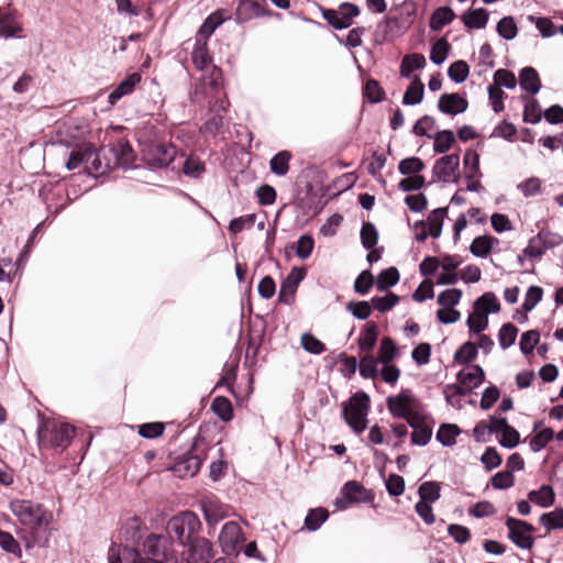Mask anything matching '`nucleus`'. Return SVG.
Listing matches in <instances>:
<instances>
[{"mask_svg": "<svg viewBox=\"0 0 563 563\" xmlns=\"http://www.w3.org/2000/svg\"><path fill=\"white\" fill-rule=\"evenodd\" d=\"M169 541L163 534L151 533L143 542V554L133 548L112 544L109 549V563H165Z\"/></svg>", "mask_w": 563, "mask_h": 563, "instance_id": "1", "label": "nucleus"}, {"mask_svg": "<svg viewBox=\"0 0 563 563\" xmlns=\"http://www.w3.org/2000/svg\"><path fill=\"white\" fill-rule=\"evenodd\" d=\"M9 508L18 521L30 529L33 534L51 522V514L42 505L32 500L14 499L10 501Z\"/></svg>", "mask_w": 563, "mask_h": 563, "instance_id": "2", "label": "nucleus"}, {"mask_svg": "<svg viewBox=\"0 0 563 563\" xmlns=\"http://www.w3.org/2000/svg\"><path fill=\"white\" fill-rule=\"evenodd\" d=\"M75 428L69 423L55 419L43 420L37 429V438L41 446L59 448L65 450L74 437Z\"/></svg>", "mask_w": 563, "mask_h": 563, "instance_id": "3", "label": "nucleus"}, {"mask_svg": "<svg viewBox=\"0 0 563 563\" xmlns=\"http://www.w3.org/2000/svg\"><path fill=\"white\" fill-rule=\"evenodd\" d=\"M369 397L365 393H356L343 404L342 416L352 430L360 434L367 427Z\"/></svg>", "mask_w": 563, "mask_h": 563, "instance_id": "4", "label": "nucleus"}, {"mask_svg": "<svg viewBox=\"0 0 563 563\" xmlns=\"http://www.w3.org/2000/svg\"><path fill=\"white\" fill-rule=\"evenodd\" d=\"M386 405L393 417L406 419L407 422L413 421L422 415L419 400L408 390L389 396L386 399Z\"/></svg>", "mask_w": 563, "mask_h": 563, "instance_id": "5", "label": "nucleus"}, {"mask_svg": "<svg viewBox=\"0 0 563 563\" xmlns=\"http://www.w3.org/2000/svg\"><path fill=\"white\" fill-rule=\"evenodd\" d=\"M200 528L201 522L198 516L189 510L174 516L167 525L168 532L175 534L183 545L188 542L189 539H194Z\"/></svg>", "mask_w": 563, "mask_h": 563, "instance_id": "6", "label": "nucleus"}, {"mask_svg": "<svg viewBox=\"0 0 563 563\" xmlns=\"http://www.w3.org/2000/svg\"><path fill=\"white\" fill-rule=\"evenodd\" d=\"M244 541L245 536L236 521H228L222 526L218 542L225 555H239Z\"/></svg>", "mask_w": 563, "mask_h": 563, "instance_id": "7", "label": "nucleus"}, {"mask_svg": "<svg viewBox=\"0 0 563 563\" xmlns=\"http://www.w3.org/2000/svg\"><path fill=\"white\" fill-rule=\"evenodd\" d=\"M183 556L186 563H210L216 551L210 540L205 537H195L185 544Z\"/></svg>", "mask_w": 563, "mask_h": 563, "instance_id": "8", "label": "nucleus"}, {"mask_svg": "<svg viewBox=\"0 0 563 563\" xmlns=\"http://www.w3.org/2000/svg\"><path fill=\"white\" fill-rule=\"evenodd\" d=\"M448 208H438L431 211L426 221H417L413 224L415 238L419 242H424L428 236L438 239L442 233L444 218Z\"/></svg>", "mask_w": 563, "mask_h": 563, "instance_id": "9", "label": "nucleus"}, {"mask_svg": "<svg viewBox=\"0 0 563 563\" xmlns=\"http://www.w3.org/2000/svg\"><path fill=\"white\" fill-rule=\"evenodd\" d=\"M200 507L205 517V521L209 528L208 533L211 534L216 526L234 515L232 507L216 498L206 497L201 500Z\"/></svg>", "mask_w": 563, "mask_h": 563, "instance_id": "10", "label": "nucleus"}, {"mask_svg": "<svg viewBox=\"0 0 563 563\" xmlns=\"http://www.w3.org/2000/svg\"><path fill=\"white\" fill-rule=\"evenodd\" d=\"M176 155V147L166 143L148 145L143 152L144 161L154 168L167 167L173 163Z\"/></svg>", "mask_w": 563, "mask_h": 563, "instance_id": "11", "label": "nucleus"}, {"mask_svg": "<svg viewBox=\"0 0 563 563\" xmlns=\"http://www.w3.org/2000/svg\"><path fill=\"white\" fill-rule=\"evenodd\" d=\"M508 528V538L520 549H531L533 545L532 532L534 528L523 521L512 517L506 519Z\"/></svg>", "mask_w": 563, "mask_h": 563, "instance_id": "12", "label": "nucleus"}, {"mask_svg": "<svg viewBox=\"0 0 563 563\" xmlns=\"http://www.w3.org/2000/svg\"><path fill=\"white\" fill-rule=\"evenodd\" d=\"M106 148L98 151L91 145H86L85 170L93 176L106 174L112 168L111 159L106 157Z\"/></svg>", "mask_w": 563, "mask_h": 563, "instance_id": "13", "label": "nucleus"}, {"mask_svg": "<svg viewBox=\"0 0 563 563\" xmlns=\"http://www.w3.org/2000/svg\"><path fill=\"white\" fill-rule=\"evenodd\" d=\"M266 5V0H240L235 10V22L243 24L267 15Z\"/></svg>", "mask_w": 563, "mask_h": 563, "instance_id": "14", "label": "nucleus"}, {"mask_svg": "<svg viewBox=\"0 0 563 563\" xmlns=\"http://www.w3.org/2000/svg\"><path fill=\"white\" fill-rule=\"evenodd\" d=\"M459 165L460 156L457 154H450L439 158L432 169L433 180L455 181Z\"/></svg>", "mask_w": 563, "mask_h": 563, "instance_id": "15", "label": "nucleus"}, {"mask_svg": "<svg viewBox=\"0 0 563 563\" xmlns=\"http://www.w3.org/2000/svg\"><path fill=\"white\" fill-rule=\"evenodd\" d=\"M485 379V373L479 365H472L457 374V380L462 386H455L456 395H465L478 387Z\"/></svg>", "mask_w": 563, "mask_h": 563, "instance_id": "16", "label": "nucleus"}, {"mask_svg": "<svg viewBox=\"0 0 563 563\" xmlns=\"http://www.w3.org/2000/svg\"><path fill=\"white\" fill-rule=\"evenodd\" d=\"M108 152L111 154L112 159V168L122 167V168H131L134 165L135 154L131 145L124 141L119 140L112 143Z\"/></svg>", "mask_w": 563, "mask_h": 563, "instance_id": "17", "label": "nucleus"}, {"mask_svg": "<svg viewBox=\"0 0 563 563\" xmlns=\"http://www.w3.org/2000/svg\"><path fill=\"white\" fill-rule=\"evenodd\" d=\"M303 268L294 267L285 280L282 283L278 299L285 305H291L300 282L305 278Z\"/></svg>", "mask_w": 563, "mask_h": 563, "instance_id": "18", "label": "nucleus"}, {"mask_svg": "<svg viewBox=\"0 0 563 563\" xmlns=\"http://www.w3.org/2000/svg\"><path fill=\"white\" fill-rule=\"evenodd\" d=\"M364 487L355 481L347 482L341 489L340 496L335 499L334 505L340 510H345L352 505L362 500Z\"/></svg>", "mask_w": 563, "mask_h": 563, "instance_id": "19", "label": "nucleus"}, {"mask_svg": "<svg viewBox=\"0 0 563 563\" xmlns=\"http://www.w3.org/2000/svg\"><path fill=\"white\" fill-rule=\"evenodd\" d=\"M468 101L459 93H443L438 101V109L444 114L456 115L467 110Z\"/></svg>", "mask_w": 563, "mask_h": 563, "instance_id": "20", "label": "nucleus"}, {"mask_svg": "<svg viewBox=\"0 0 563 563\" xmlns=\"http://www.w3.org/2000/svg\"><path fill=\"white\" fill-rule=\"evenodd\" d=\"M21 32L22 25L18 19V15L13 12L0 8V37H20Z\"/></svg>", "mask_w": 563, "mask_h": 563, "instance_id": "21", "label": "nucleus"}, {"mask_svg": "<svg viewBox=\"0 0 563 563\" xmlns=\"http://www.w3.org/2000/svg\"><path fill=\"white\" fill-rule=\"evenodd\" d=\"M191 59L195 66L201 71L210 69V67L213 66L211 64L212 58L208 51L207 41L196 37V44L191 53Z\"/></svg>", "mask_w": 563, "mask_h": 563, "instance_id": "22", "label": "nucleus"}, {"mask_svg": "<svg viewBox=\"0 0 563 563\" xmlns=\"http://www.w3.org/2000/svg\"><path fill=\"white\" fill-rule=\"evenodd\" d=\"M140 81L141 76L137 73L129 75L110 92L109 102L113 106L124 96L132 93L136 84H139Z\"/></svg>", "mask_w": 563, "mask_h": 563, "instance_id": "23", "label": "nucleus"}, {"mask_svg": "<svg viewBox=\"0 0 563 563\" xmlns=\"http://www.w3.org/2000/svg\"><path fill=\"white\" fill-rule=\"evenodd\" d=\"M378 338V328L374 322H367L357 339L358 347L362 352L368 354L375 347Z\"/></svg>", "mask_w": 563, "mask_h": 563, "instance_id": "24", "label": "nucleus"}, {"mask_svg": "<svg viewBox=\"0 0 563 563\" xmlns=\"http://www.w3.org/2000/svg\"><path fill=\"white\" fill-rule=\"evenodd\" d=\"M408 424L413 429L411 433L412 444L420 446L427 445L432 437V429L422 422V415L417 417L413 421H409Z\"/></svg>", "mask_w": 563, "mask_h": 563, "instance_id": "25", "label": "nucleus"}, {"mask_svg": "<svg viewBox=\"0 0 563 563\" xmlns=\"http://www.w3.org/2000/svg\"><path fill=\"white\" fill-rule=\"evenodd\" d=\"M498 243V239L492 235H479L471 243L470 252L476 257H486Z\"/></svg>", "mask_w": 563, "mask_h": 563, "instance_id": "26", "label": "nucleus"}, {"mask_svg": "<svg viewBox=\"0 0 563 563\" xmlns=\"http://www.w3.org/2000/svg\"><path fill=\"white\" fill-rule=\"evenodd\" d=\"M227 19L224 11H217L210 14L199 27L197 37L208 41L217 27H219Z\"/></svg>", "mask_w": 563, "mask_h": 563, "instance_id": "27", "label": "nucleus"}, {"mask_svg": "<svg viewBox=\"0 0 563 563\" xmlns=\"http://www.w3.org/2000/svg\"><path fill=\"white\" fill-rule=\"evenodd\" d=\"M520 87L531 95L539 92L541 82L537 70L532 67H525L519 75Z\"/></svg>", "mask_w": 563, "mask_h": 563, "instance_id": "28", "label": "nucleus"}, {"mask_svg": "<svg viewBox=\"0 0 563 563\" xmlns=\"http://www.w3.org/2000/svg\"><path fill=\"white\" fill-rule=\"evenodd\" d=\"M360 14V9L356 4L351 2H343L338 8L339 24L336 30L347 29L353 24L354 18Z\"/></svg>", "mask_w": 563, "mask_h": 563, "instance_id": "29", "label": "nucleus"}, {"mask_svg": "<svg viewBox=\"0 0 563 563\" xmlns=\"http://www.w3.org/2000/svg\"><path fill=\"white\" fill-rule=\"evenodd\" d=\"M201 466V460L194 454H189L180 459L174 467V471L179 476H194L198 473Z\"/></svg>", "mask_w": 563, "mask_h": 563, "instance_id": "30", "label": "nucleus"}, {"mask_svg": "<svg viewBox=\"0 0 563 563\" xmlns=\"http://www.w3.org/2000/svg\"><path fill=\"white\" fill-rule=\"evenodd\" d=\"M462 21L468 29H484L488 21V12L483 8L468 10L463 13Z\"/></svg>", "mask_w": 563, "mask_h": 563, "instance_id": "31", "label": "nucleus"}, {"mask_svg": "<svg viewBox=\"0 0 563 563\" xmlns=\"http://www.w3.org/2000/svg\"><path fill=\"white\" fill-rule=\"evenodd\" d=\"M455 18L454 11L450 7H440L433 11L430 18V29L440 31Z\"/></svg>", "mask_w": 563, "mask_h": 563, "instance_id": "32", "label": "nucleus"}, {"mask_svg": "<svg viewBox=\"0 0 563 563\" xmlns=\"http://www.w3.org/2000/svg\"><path fill=\"white\" fill-rule=\"evenodd\" d=\"M529 500L542 508L552 506L555 501V494L551 486L543 485L538 490H531L528 494Z\"/></svg>", "mask_w": 563, "mask_h": 563, "instance_id": "33", "label": "nucleus"}, {"mask_svg": "<svg viewBox=\"0 0 563 563\" xmlns=\"http://www.w3.org/2000/svg\"><path fill=\"white\" fill-rule=\"evenodd\" d=\"M202 87H208L211 95H218L222 86V71L217 66L210 67V69L203 70L201 78Z\"/></svg>", "mask_w": 563, "mask_h": 563, "instance_id": "34", "label": "nucleus"}, {"mask_svg": "<svg viewBox=\"0 0 563 563\" xmlns=\"http://www.w3.org/2000/svg\"><path fill=\"white\" fill-rule=\"evenodd\" d=\"M424 95V86L423 84L416 77L410 86L407 88L402 103L405 106H416L420 103L423 99Z\"/></svg>", "mask_w": 563, "mask_h": 563, "instance_id": "35", "label": "nucleus"}, {"mask_svg": "<svg viewBox=\"0 0 563 563\" xmlns=\"http://www.w3.org/2000/svg\"><path fill=\"white\" fill-rule=\"evenodd\" d=\"M211 409L223 422H229L233 418L232 404L225 397H216L211 404Z\"/></svg>", "mask_w": 563, "mask_h": 563, "instance_id": "36", "label": "nucleus"}, {"mask_svg": "<svg viewBox=\"0 0 563 563\" xmlns=\"http://www.w3.org/2000/svg\"><path fill=\"white\" fill-rule=\"evenodd\" d=\"M291 154L288 151H280L269 161L271 172L277 176H285L289 170Z\"/></svg>", "mask_w": 563, "mask_h": 563, "instance_id": "37", "label": "nucleus"}, {"mask_svg": "<svg viewBox=\"0 0 563 563\" xmlns=\"http://www.w3.org/2000/svg\"><path fill=\"white\" fill-rule=\"evenodd\" d=\"M474 309L488 316L490 312H498L500 310V305L493 292H485L475 301Z\"/></svg>", "mask_w": 563, "mask_h": 563, "instance_id": "38", "label": "nucleus"}, {"mask_svg": "<svg viewBox=\"0 0 563 563\" xmlns=\"http://www.w3.org/2000/svg\"><path fill=\"white\" fill-rule=\"evenodd\" d=\"M426 66V58L421 54H411L404 57L400 65V75L409 77L413 70L421 69Z\"/></svg>", "mask_w": 563, "mask_h": 563, "instance_id": "39", "label": "nucleus"}, {"mask_svg": "<svg viewBox=\"0 0 563 563\" xmlns=\"http://www.w3.org/2000/svg\"><path fill=\"white\" fill-rule=\"evenodd\" d=\"M433 139V151L439 154L448 152L455 142L454 133L451 130L440 131Z\"/></svg>", "mask_w": 563, "mask_h": 563, "instance_id": "40", "label": "nucleus"}, {"mask_svg": "<svg viewBox=\"0 0 563 563\" xmlns=\"http://www.w3.org/2000/svg\"><path fill=\"white\" fill-rule=\"evenodd\" d=\"M329 512L325 508H316L309 510L305 519V527L309 531L318 530L321 525L328 519Z\"/></svg>", "mask_w": 563, "mask_h": 563, "instance_id": "41", "label": "nucleus"}, {"mask_svg": "<svg viewBox=\"0 0 563 563\" xmlns=\"http://www.w3.org/2000/svg\"><path fill=\"white\" fill-rule=\"evenodd\" d=\"M379 361L372 354H365L360 360V374L364 378H375L378 373Z\"/></svg>", "mask_w": 563, "mask_h": 563, "instance_id": "42", "label": "nucleus"}, {"mask_svg": "<svg viewBox=\"0 0 563 563\" xmlns=\"http://www.w3.org/2000/svg\"><path fill=\"white\" fill-rule=\"evenodd\" d=\"M460 429L456 424L444 423L437 433V439L444 446H452L456 442V437L460 434Z\"/></svg>", "mask_w": 563, "mask_h": 563, "instance_id": "43", "label": "nucleus"}, {"mask_svg": "<svg viewBox=\"0 0 563 563\" xmlns=\"http://www.w3.org/2000/svg\"><path fill=\"white\" fill-rule=\"evenodd\" d=\"M146 527L143 521L137 517H132L126 520L122 532L126 540L137 541L141 538V533Z\"/></svg>", "mask_w": 563, "mask_h": 563, "instance_id": "44", "label": "nucleus"}, {"mask_svg": "<svg viewBox=\"0 0 563 563\" xmlns=\"http://www.w3.org/2000/svg\"><path fill=\"white\" fill-rule=\"evenodd\" d=\"M399 282V272L396 267H389L379 273L376 279L378 290H386Z\"/></svg>", "mask_w": 563, "mask_h": 563, "instance_id": "45", "label": "nucleus"}, {"mask_svg": "<svg viewBox=\"0 0 563 563\" xmlns=\"http://www.w3.org/2000/svg\"><path fill=\"white\" fill-rule=\"evenodd\" d=\"M206 172V166L198 157L189 156L183 163V173L190 178H200Z\"/></svg>", "mask_w": 563, "mask_h": 563, "instance_id": "46", "label": "nucleus"}, {"mask_svg": "<svg viewBox=\"0 0 563 563\" xmlns=\"http://www.w3.org/2000/svg\"><path fill=\"white\" fill-rule=\"evenodd\" d=\"M424 168V163L416 156L404 158L399 162L398 170L402 175L416 176Z\"/></svg>", "mask_w": 563, "mask_h": 563, "instance_id": "47", "label": "nucleus"}, {"mask_svg": "<svg viewBox=\"0 0 563 563\" xmlns=\"http://www.w3.org/2000/svg\"><path fill=\"white\" fill-rule=\"evenodd\" d=\"M397 355V346L390 338H383L376 357L379 363L389 364Z\"/></svg>", "mask_w": 563, "mask_h": 563, "instance_id": "48", "label": "nucleus"}, {"mask_svg": "<svg viewBox=\"0 0 563 563\" xmlns=\"http://www.w3.org/2000/svg\"><path fill=\"white\" fill-rule=\"evenodd\" d=\"M440 484L437 482H424L420 485L418 494L420 499L426 503H434L440 498Z\"/></svg>", "mask_w": 563, "mask_h": 563, "instance_id": "49", "label": "nucleus"}, {"mask_svg": "<svg viewBox=\"0 0 563 563\" xmlns=\"http://www.w3.org/2000/svg\"><path fill=\"white\" fill-rule=\"evenodd\" d=\"M470 74V67L464 60H456L452 63L448 69V76L456 84L464 82Z\"/></svg>", "mask_w": 563, "mask_h": 563, "instance_id": "50", "label": "nucleus"}, {"mask_svg": "<svg viewBox=\"0 0 563 563\" xmlns=\"http://www.w3.org/2000/svg\"><path fill=\"white\" fill-rule=\"evenodd\" d=\"M518 329L512 323L501 325L498 332V342L503 350L510 347L517 338Z\"/></svg>", "mask_w": 563, "mask_h": 563, "instance_id": "51", "label": "nucleus"}, {"mask_svg": "<svg viewBox=\"0 0 563 563\" xmlns=\"http://www.w3.org/2000/svg\"><path fill=\"white\" fill-rule=\"evenodd\" d=\"M540 523L548 530L563 528V508H558L551 512L541 515Z\"/></svg>", "mask_w": 563, "mask_h": 563, "instance_id": "52", "label": "nucleus"}, {"mask_svg": "<svg viewBox=\"0 0 563 563\" xmlns=\"http://www.w3.org/2000/svg\"><path fill=\"white\" fill-rule=\"evenodd\" d=\"M449 51H450V44L449 42L445 40V38H440L438 40L432 48H431V53H430V59L433 64L435 65H441L444 63V60L446 59L448 57V54H449Z\"/></svg>", "mask_w": 563, "mask_h": 563, "instance_id": "53", "label": "nucleus"}, {"mask_svg": "<svg viewBox=\"0 0 563 563\" xmlns=\"http://www.w3.org/2000/svg\"><path fill=\"white\" fill-rule=\"evenodd\" d=\"M497 32L498 34L507 40H514L517 36L518 27L512 16H504L497 23Z\"/></svg>", "mask_w": 563, "mask_h": 563, "instance_id": "54", "label": "nucleus"}, {"mask_svg": "<svg viewBox=\"0 0 563 563\" xmlns=\"http://www.w3.org/2000/svg\"><path fill=\"white\" fill-rule=\"evenodd\" d=\"M0 547L3 551L13 554L16 558L22 556V549L10 532L0 530Z\"/></svg>", "mask_w": 563, "mask_h": 563, "instance_id": "55", "label": "nucleus"}, {"mask_svg": "<svg viewBox=\"0 0 563 563\" xmlns=\"http://www.w3.org/2000/svg\"><path fill=\"white\" fill-rule=\"evenodd\" d=\"M399 301V297L394 292H388L383 297H374L371 302L374 309L386 312L391 310Z\"/></svg>", "mask_w": 563, "mask_h": 563, "instance_id": "56", "label": "nucleus"}, {"mask_svg": "<svg viewBox=\"0 0 563 563\" xmlns=\"http://www.w3.org/2000/svg\"><path fill=\"white\" fill-rule=\"evenodd\" d=\"M302 349L310 354H321L325 345L311 333H303L300 339Z\"/></svg>", "mask_w": 563, "mask_h": 563, "instance_id": "57", "label": "nucleus"}, {"mask_svg": "<svg viewBox=\"0 0 563 563\" xmlns=\"http://www.w3.org/2000/svg\"><path fill=\"white\" fill-rule=\"evenodd\" d=\"M372 302L367 301H350L346 306L354 318L358 320H366L372 313Z\"/></svg>", "mask_w": 563, "mask_h": 563, "instance_id": "58", "label": "nucleus"}, {"mask_svg": "<svg viewBox=\"0 0 563 563\" xmlns=\"http://www.w3.org/2000/svg\"><path fill=\"white\" fill-rule=\"evenodd\" d=\"M554 438V431L545 428L538 432L530 441V448L533 452H540Z\"/></svg>", "mask_w": 563, "mask_h": 563, "instance_id": "59", "label": "nucleus"}, {"mask_svg": "<svg viewBox=\"0 0 563 563\" xmlns=\"http://www.w3.org/2000/svg\"><path fill=\"white\" fill-rule=\"evenodd\" d=\"M477 355V345L472 342H465L455 353L454 360L460 364H466L473 361Z\"/></svg>", "mask_w": 563, "mask_h": 563, "instance_id": "60", "label": "nucleus"}, {"mask_svg": "<svg viewBox=\"0 0 563 563\" xmlns=\"http://www.w3.org/2000/svg\"><path fill=\"white\" fill-rule=\"evenodd\" d=\"M467 325L471 332L481 333L488 325V317L481 311H476L471 313L467 318Z\"/></svg>", "mask_w": 563, "mask_h": 563, "instance_id": "61", "label": "nucleus"}, {"mask_svg": "<svg viewBox=\"0 0 563 563\" xmlns=\"http://www.w3.org/2000/svg\"><path fill=\"white\" fill-rule=\"evenodd\" d=\"M361 240L365 249H373L378 240V233L375 225L371 222L364 223L361 230Z\"/></svg>", "mask_w": 563, "mask_h": 563, "instance_id": "62", "label": "nucleus"}, {"mask_svg": "<svg viewBox=\"0 0 563 563\" xmlns=\"http://www.w3.org/2000/svg\"><path fill=\"white\" fill-rule=\"evenodd\" d=\"M462 298V291L456 288H451L442 291L438 296V303L443 308H453Z\"/></svg>", "mask_w": 563, "mask_h": 563, "instance_id": "63", "label": "nucleus"}, {"mask_svg": "<svg viewBox=\"0 0 563 563\" xmlns=\"http://www.w3.org/2000/svg\"><path fill=\"white\" fill-rule=\"evenodd\" d=\"M543 290L539 286H530L526 292L522 302V309L528 312L531 311L542 299Z\"/></svg>", "mask_w": 563, "mask_h": 563, "instance_id": "64", "label": "nucleus"}]
</instances>
